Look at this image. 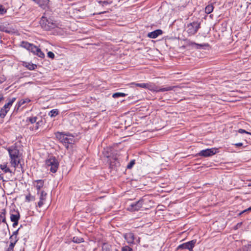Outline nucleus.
I'll use <instances>...</instances> for the list:
<instances>
[{"label":"nucleus","mask_w":251,"mask_h":251,"mask_svg":"<svg viewBox=\"0 0 251 251\" xmlns=\"http://www.w3.org/2000/svg\"><path fill=\"white\" fill-rule=\"evenodd\" d=\"M24 66L29 70H34L37 68V65L32 63L24 62Z\"/></svg>","instance_id":"nucleus-19"},{"label":"nucleus","mask_w":251,"mask_h":251,"mask_svg":"<svg viewBox=\"0 0 251 251\" xmlns=\"http://www.w3.org/2000/svg\"><path fill=\"white\" fill-rule=\"evenodd\" d=\"M42 123H43L42 120H40V121H39L38 122L36 121V126H35V129L36 130H37L39 128V127L41 125Z\"/></svg>","instance_id":"nucleus-39"},{"label":"nucleus","mask_w":251,"mask_h":251,"mask_svg":"<svg viewBox=\"0 0 251 251\" xmlns=\"http://www.w3.org/2000/svg\"><path fill=\"white\" fill-rule=\"evenodd\" d=\"M249 186H251V180L250 181V182L249 183Z\"/></svg>","instance_id":"nucleus-52"},{"label":"nucleus","mask_w":251,"mask_h":251,"mask_svg":"<svg viewBox=\"0 0 251 251\" xmlns=\"http://www.w3.org/2000/svg\"><path fill=\"white\" fill-rule=\"evenodd\" d=\"M16 100V98H13L12 99L9 100L8 102L5 104L2 107V108L9 111L10 109V107L12 105V104Z\"/></svg>","instance_id":"nucleus-17"},{"label":"nucleus","mask_w":251,"mask_h":251,"mask_svg":"<svg viewBox=\"0 0 251 251\" xmlns=\"http://www.w3.org/2000/svg\"><path fill=\"white\" fill-rule=\"evenodd\" d=\"M144 202V199H142L135 202L132 203L127 207V209L130 211H138L143 207Z\"/></svg>","instance_id":"nucleus-7"},{"label":"nucleus","mask_w":251,"mask_h":251,"mask_svg":"<svg viewBox=\"0 0 251 251\" xmlns=\"http://www.w3.org/2000/svg\"><path fill=\"white\" fill-rule=\"evenodd\" d=\"M25 200L26 201L29 202L31 201H34L35 200V197H33L31 195L30 193L28 194V195H26L25 197Z\"/></svg>","instance_id":"nucleus-33"},{"label":"nucleus","mask_w":251,"mask_h":251,"mask_svg":"<svg viewBox=\"0 0 251 251\" xmlns=\"http://www.w3.org/2000/svg\"><path fill=\"white\" fill-rule=\"evenodd\" d=\"M191 46L195 47L197 49H201L203 48L204 47H208L209 45L208 44H199L195 42H191L190 44Z\"/></svg>","instance_id":"nucleus-18"},{"label":"nucleus","mask_w":251,"mask_h":251,"mask_svg":"<svg viewBox=\"0 0 251 251\" xmlns=\"http://www.w3.org/2000/svg\"><path fill=\"white\" fill-rule=\"evenodd\" d=\"M72 241L75 243H80L84 242V239L82 237L75 236L73 237Z\"/></svg>","instance_id":"nucleus-26"},{"label":"nucleus","mask_w":251,"mask_h":251,"mask_svg":"<svg viewBox=\"0 0 251 251\" xmlns=\"http://www.w3.org/2000/svg\"><path fill=\"white\" fill-rule=\"evenodd\" d=\"M16 243V240L14 242L10 243L9 247L5 251H13V249Z\"/></svg>","instance_id":"nucleus-31"},{"label":"nucleus","mask_w":251,"mask_h":251,"mask_svg":"<svg viewBox=\"0 0 251 251\" xmlns=\"http://www.w3.org/2000/svg\"><path fill=\"white\" fill-rule=\"evenodd\" d=\"M29 51H30L34 54L37 55L41 58H43L45 56L44 53L41 50V49L36 46H34L33 44L32 45V46L30 47Z\"/></svg>","instance_id":"nucleus-10"},{"label":"nucleus","mask_w":251,"mask_h":251,"mask_svg":"<svg viewBox=\"0 0 251 251\" xmlns=\"http://www.w3.org/2000/svg\"><path fill=\"white\" fill-rule=\"evenodd\" d=\"M1 30L9 34H13L17 32V30L13 26H8L7 27L3 26L2 27Z\"/></svg>","instance_id":"nucleus-13"},{"label":"nucleus","mask_w":251,"mask_h":251,"mask_svg":"<svg viewBox=\"0 0 251 251\" xmlns=\"http://www.w3.org/2000/svg\"><path fill=\"white\" fill-rule=\"evenodd\" d=\"M241 225H242V223H239L237 224V226H241Z\"/></svg>","instance_id":"nucleus-51"},{"label":"nucleus","mask_w":251,"mask_h":251,"mask_svg":"<svg viewBox=\"0 0 251 251\" xmlns=\"http://www.w3.org/2000/svg\"><path fill=\"white\" fill-rule=\"evenodd\" d=\"M57 138L62 143L66 149H68L69 145L73 144L74 142V137L73 136L67 134H64L61 132H57L56 134Z\"/></svg>","instance_id":"nucleus-2"},{"label":"nucleus","mask_w":251,"mask_h":251,"mask_svg":"<svg viewBox=\"0 0 251 251\" xmlns=\"http://www.w3.org/2000/svg\"><path fill=\"white\" fill-rule=\"evenodd\" d=\"M122 251H133V250L129 246H125L122 248Z\"/></svg>","instance_id":"nucleus-36"},{"label":"nucleus","mask_w":251,"mask_h":251,"mask_svg":"<svg viewBox=\"0 0 251 251\" xmlns=\"http://www.w3.org/2000/svg\"><path fill=\"white\" fill-rule=\"evenodd\" d=\"M8 110L1 108L0 110V117L1 118H4L8 112Z\"/></svg>","instance_id":"nucleus-28"},{"label":"nucleus","mask_w":251,"mask_h":251,"mask_svg":"<svg viewBox=\"0 0 251 251\" xmlns=\"http://www.w3.org/2000/svg\"><path fill=\"white\" fill-rule=\"evenodd\" d=\"M176 87V86H167L164 88H160L159 87H158V90L159 92H165V91H169L173 90L174 88Z\"/></svg>","instance_id":"nucleus-22"},{"label":"nucleus","mask_w":251,"mask_h":251,"mask_svg":"<svg viewBox=\"0 0 251 251\" xmlns=\"http://www.w3.org/2000/svg\"><path fill=\"white\" fill-rule=\"evenodd\" d=\"M238 132L241 133V134L245 133V134H247L251 135V132L247 131H246L245 130H244L243 129H239L238 130Z\"/></svg>","instance_id":"nucleus-40"},{"label":"nucleus","mask_w":251,"mask_h":251,"mask_svg":"<svg viewBox=\"0 0 251 251\" xmlns=\"http://www.w3.org/2000/svg\"><path fill=\"white\" fill-rule=\"evenodd\" d=\"M135 164V160H131L129 163L128 164V165H127V169H130L131 168H132V167L133 166V165Z\"/></svg>","instance_id":"nucleus-35"},{"label":"nucleus","mask_w":251,"mask_h":251,"mask_svg":"<svg viewBox=\"0 0 251 251\" xmlns=\"http://www.w3.org/2000/svg\"><path fill=\"white\" fill-rule=\"evenodd\" d=\"M141 238L140 237L138 238V239L136 240V242L138 244L140 243Z\"/></svg>","instance_id":"nucleus-49"},{"label":"nucleus","mask_w":251,"mask_h":251,"mask_svg":"<svg viewBox=\"0 0 251 251\" xmlns=\"http://www.w3.org/2000/svg\"><path fill=\"white\" fill-rule=\"evenodd\" d=\"M20 217V215L19 212L17 211L16 214H11L10 215V220L12 222L19 221Z\"/></svg>","instance_id":"nucleus-20"},{"label":"nucleus","mask_w":251,"mask_h":251,"mask_svg":"<svg viewBox=\"0 0 251 251\" xmlns=\"http://www.w3.org/2000/svg\"><path fill=\"white\" fill-rule=\"evenodd\" d=\"M5 213L6 210L3 209L2 210V212L0 214V223L1 222L3 223H6V218H5Z\"/></svg>","instance_id":"nucleus-23"},{"label":"nucleus","mask_w":251,"mask_h":251,"mask_svg":"<svg viewBox=\"0 0 251 251\" xmlns=\"http://www.w3.org/2000/svg\"><path fill=\"white\" fill-rule=\"evenodd\" d=\"M214 9V7L212 4H209L206 6L205 8V13L207 14L211 13Z\"/></svg>","instance_id":"nucleus-25"},{"label":"nucleus","mask_w":251,"mask_h":251,"mask_svg":"<svg viewBox=\"0 0 251 251\" xmlns=\"http://www.w3.org/2000/svg\"><path fill=\"white\" fill-rule=\"evenodd\" d=\"M37 120V117H31L27 118L26 122L29 121L31 124H34L36 122Z\"/></svg>","instance_id":"nucleus-30"},{"label":"nucleus","mask_w":251,"mask_h":251,"mask_svg":"<svg viewBox=\"0 0 251 251\" xmlns=\"http://www.w3.org/2000/svg\"><path fill=\"white\" fill-rule=\"evenodd\" d=\"M13 222V227H15L18 224V221H14Z\"/></svg>","instance_id":"nucleus-45"},{"label":"nucleus","mask_w":251,"mask_h":251,"mask_svg":"<svg viewBox=\"0 0 251 251\" xmlns=\"http://www.w3.org/2000/svg\"><path fill=\"white\" fill-rule=\"evenodd\" d=\"M131 84L132 85H134L136 86H138V87H140L144 88H146V85H147V83H137L133 82V83H132Z\"/></svg>","instance_id":"nucleus-34"},{"label":"nucleus","mask_w":251,"mask_h":251,"mask_svg":"<svg viewBox=\"0 0 251 251\" xmlns=\"http://www.w3.org/2000/svg\"><path fill=\"white\" fill-rule=\"evenodd\" d=\"M163 33V31L161 29H156L152 32L148 33V37L150 38L155 39L159 35H161Z\"/></svg>","instance_id":"nucleus-12"},{"label":"nucleus","mask_w":251,"mask_h":251,"mask_svg":"<svg viewBox=\"0 0 251 251\" xmlns=\"http://www.w3.org/2000/svg\"><path fill=\"white\" fill-rule=\"evenodd\" d=\"M46 165L49 170L53 173H55L58 170L59 162L55 157L50 156L46 160Z\"/></svg>","instance_id":"nucleus-3"},{"label":"nucleus","mask_w":251,"mask_h":251,"mask_svg":"<svg viewBox=\"0 0 251 251\" xmlns=\"http://www.w3.org/2000/svg\"><path fill=\"white\" fill-rule=\"evenodd\" d=\"M20 230V228H19L17 230L13 232L12 236L17 237V235L18 234V232Z\"/></svg>","instance_id":"nucleus-43"},{"label":"nucleus","mask_w":251,"mask_h":251,"mask_svg":"<svg viewBox=\"0 0 251 251\" xmlns=\"http://www.w3.org/2000/svg\"><path fill=\"white\" fill-rule=\"evenodd\" d=\"M40 24L42 28L46 30H49L55 26V24L51 19H48L44 17H42Z\"/></svg>","instance_id":"nucleus-5"},{"label":"nucleus","mask_w":251,"mask_h":251,"mask_svg":"<svg viewBox=\"0 0 251 251\" xmlns=\"http://www.w3.org/2000/svg\"><path fill=\"white\" fill-rule=\"evenodd\" d=\"M9 157H10V163L12 167L14 168V171L16 168L18 167L19 165L20 166L22 171L23 173L24 171L23 169L22 164L20 163V153L19 150L16 147L11 146L7 149Z\"/></svg>","instance_id":"nucleus-1"},{"label":"nucleus","mask_w":251,"mask_h":251,"mask_svg":"<svg viewBox=\"0 0 251 251\" xmlns=\"http://www.w3.org/2000/svg\"><path fill=\"white\" fill-rule=\"evenodd\" d=\"M30 101V100L28 99H26L25 100H20L18 104V108H19L21 106L24 104L25 103H28Z\"/></svg>","instance_id":"nucleus-27"},{"label":"nucleus","mask_w":251,"mask_h":251,"mask_svg":"<svg viewBox=\"0 0 251 251\" xmlns=\"http://www.w3.org/2000/svg\"><path fill=\"white\" fill-rule=\"evenodd\" d=\"M126 95V94L124 93H121V92H117L115 93H114L112 95V97L114 98H117L120 97H125Z\"/></svg>","instance_id":"nucleus-29"},{"label":"nucleus","mask_w":251,"mask_h":251,"mask_svg":"<svg viewBox=\"0 0 251 251\" xmlns=\"http://www.w3.org/2000/svg\"><path fill=\"white\" fill-rule=\"evenodd\" d=\"M197 242L196 240H192L187 242L179 245L176 248V251L187 250L189 251H194L193 248Z\"/></svg>","instance_id":"nucleus-6"},{"label":"nucleus","mask_w":251,"mask_h":251,"mask_svg":"<svg viewBox=\"0 0 251 251\" xmlns=\"http://www.w3.org/2000/svg\"><path fill=\"white\" fill-rule=\"evenodd\" d=\"M6 12V10L3 8V6L0 5V15H3Z\"/></svg>","instance_id":"nucleus-38"},{"label":"nucleus","mask_w":251,"mask_h":251,"mask_svg":"<svg viewBox=\"0 0 251 251\" xmlns=\"http://www.w3.org/2000/svg\"><path fill=\"white\" fill-rule=\"evenodd\" d=\"M34 185L36 188L37 191H40L41 189L43 187L44 181L42 179L34 180L33 182Z\"/></svg>","instance_id":"nucleus-14"},{"label":"nucleus","mask_w":251,"mask_h":251,"mask_svg":"<svg viewBox=\"0 0 251 251\" xmlns=\"http://www.w3.org/2000/svg\"><path fill=\"white\" fill-rule=\"evenodd\" d=\"M201 27V23L199 22H193L187 25V32L190 35H195Z\"/></svg>","instance_id":"nucleus-4"},{"label":"nucleus","mask_w":251,"mask_h":251,"mask_svg":"<svg viewBox=\"0 0 251 251\" xmlns=\"http://www.w3.org/2000/svg\"><path fill=\"white\" fill-rule=\"evenodd\" d=\"M58 114L59 110L57 109H52L49 113V116H50L51 118L55 117Z\"/></svg>","instance_id":"nucleus-24"},{"label":"nucleus","mask_w":251,"mask_h":251,"mask_svg":"<svg viewBox=\"0 0 251 251\" xmlns=\"http://www.w3.org/2000/svg\"><path fill=\"white\" fill-rule=\"evenodd\" d=\"M37 195L39 197L40 201L38 203V205L39 207H41L44 204L45 201L46 200L47 193L43 190L40 191H37Z\"/></svg>","instance_id":"nucleus-9"},{"label":"nucleus","mask_w":251,"mask_h":251,"mask_svg":"<svg viewBox=\"0 0 251 251\" xmlns=\"http://www.w3.org/2000/svg\"><path fill=\"white\" fill-rule=\"evenodd\" d=\"M246 250H247L246 248H243V249H240L239 250H238L237 251H246Z\"/></svg>","instance_id":"nucleus-48"},{"label":"nucleus","mask_w":251,"mask_h":251,"mask_svg":"<svg viewBox=\"0 0 251 251\" xmlns=\"http://www.w3.org/2000/svg\"><path fill=\"white\" fill-rule=\"evenodd\" d=\"M5 80V78L4 77H0V84L3 82Z\"/></svg>","instance_id":"nucleus-47"},{"label":"nucleus","mask_w":251,"mask_h":251,"mask_svg":"<svg viewBox=\"0 0 251 251\" xmlns=\"http://www.w3.org/2000/svg\"><path fill=\"white\" fill-rule=\"evenodd\" d=\"M2 179H3V176H2V175H0V180Z\"/></svg>","instance_id":"nucleus-50"},{"label":"nucleus","mask_w":251,"mask_h":251,"mask_svg":"<svg viewBox=\"0 0 251 251\" xmlns=\"http://www.w3.org/2000/svg\"><path fill=\"white\" fill-rule=\"evenodd\" d=\"M158 87L155 85L154 83H147L146 88L152 92H158Z\"/></svg>","instance_id":"nucleus-15"},{"label":"nucleus","mask_w":251,"mask_h":251,"mask_svg":"<svg viewBox=\"0 0 251 251\" xmlns=\"http://www.w3.org/2000/svg\"><path fill=\"white\" fill-rule=\"evenodd\" d=\"M217 150L218 149L215 148L207 149L201 151L197 155L204 157H209L215 154L217 152Z\"/></svg>","instance_id":"nucleus-8"},{"label":"nucleus","mask_w":251,"mask_h":251,"mask_svg":"<svg viewBox=\"0 0 251 251\" xmlns=\"http://www.w3.org/2000/svg\"><path fill=\"white\" fill-rule=\"evenodd\" d=\"M32 44H30L26 41H22L21 43V46L24 48L28 50H29L30 47L32 46Z\"/></svg>","instance_id":"nucleus-21"},{"label":"nucleus","mask_w":251,"mask_h":251,"mask_svg":"<svg viewBox=\"0 0 251 251\" xmlns=\"http://www.w3.org/2000/svg\"><path fill=\"white\" fill-rule=\"evenodd\" d=\"M48 56L51 59H53L54 58V54L51 51H49L48 52Z\"/></svg>","instance_id":"nucleus-42"},{"label":"nucleus","mask_w":251,"mask_h":251,"mask_svg":"<svg viewBox=\"0 0 251 251\" xmlns=\"http://www.w3.org/2000/svg\"><path fill=\"white\" fill-rule=\"evenodd\" d=\"M124 238L129 245L135 244V236L132 232H129L124 234Z\"/></svg>","instance_id":"nucleus-11"},{"label":"nucleus","mask_w":251,"mask_h":251,"mask_svg":"<svg viewBox=\"0 0 251 251\" xmlns=\"http://www.w3.org/2000/svg\"><path fill=\"white\" fill-rule=\"evenodd\" d=\"M98 3H100V4H101L102 6H104L105 5H107V4H110L111 3V2H109L106 0H104V1L99 0Z\"/></svg>","instance_id":"nucleus-37"},{"label":"nucleus","mask_w":251,"mask_h":251,"mask_svg":"<svg viewBox=\"0 0 251 251\" xmlns=\"http://www.w3.org/2000/svg\"><path fill=\"white\" fill-rule=\"evenodd\" d=\"M251 207H250L249 208H248V209H246V210H244V211H242V212H241V213H240V215H241L242 213H244V212H246V211H251Z\"/></svg>","instance_id":"nucleus-44"},{"label":"nucleus","mask_w":251,"mask_h":251,"mask_svg":"<svg viewBox=\"0 0 251 251\" xmlns=\"http://www.w3.org/2000/svg\"><path fill=\"white\" fill-rule=\"evenodd\" d=\"M236 147H241L243 146V144L242 143H238L235 144Z\"/></svg>","instance_id":"nucleus-46"},{"label":"nucleus","mask_w":251,"mask_h":251,"mask_svg":"<svg viewBox=\"0 0 251 251\" xmlns=\"http://www.w3.org/2000/svg\"><path fill=\"white\" fill-rule=\"evenodd\" d=\"M0 168L4 173H14L8 167H7V163H3L2 164H0Z\"/></svg>","instance_id":"nucleus-16"},{"label":"nucleus","mask_w":251,"mask_h":251,"mask_svg":"<svg viewBox=\"0 0 251 251\" xmlns=\"http://www.w3.org/2000/svg\"><path fill=\"white\" fill-rule=\"evenodd\" d=\"M102 251H110V246L107 244H103L102 247Z\"/></svg>","instance_id":"nucleus-32"},{"label":"nucleus","mask_w":251,"mask_h":251,"mask_svg":"<svg viewBox=\"0 0 251 251\" xmlns=\"http://www.w3.org/2000/svg\"><path fill=\"white\" fill-rule=\"evenodd\" d=\"M10 243L14 242L16 240V242L18 241V239L17 237L11 236L10 237Z\"/></svg>","instance_id":"nucleus-41"}]
</instances>
